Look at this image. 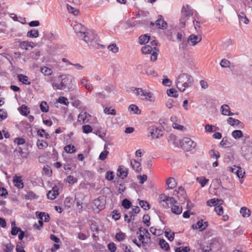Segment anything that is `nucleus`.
<instances>
[{
	"label": "nucleus",
	"instance_id": "7c9ffc66",
	"mask_svg": "<svg viewBox=\"0 0 252 252\" xmlns=\"http://www.w3.org/2000/svg\"><path fill=\"white\" fill-rule=\"evenodd\" d=\"M64 150L65 152L69 154L74 153L76 152L75 147L71 145H68L64 147Z\"/></svg>",
	"mask_w": 252,
	"mask_h": 252
},
{
	"label": "nucleus",
	"instance_id": "37998d69",
	"mask_svg": "<svg viewBox=\"0 0 252 252\" xmlns=\"http://www.w3.org/2000/svg\"><path fill=\"white\" fill-rule=\"evenodd\" d=\"M66 181L68 184L72 185L77 183L78 179L72 176L69 175L67 177Z\"/></svg>",
	"mask_w": 252,
	"mask_h": 252
},
{
	"label": "nucleus",
	"instance_id": "423d86ee",
	"mask_svg": "<svg viewBox=\"0 0 252 252\" xmlns=\"http://www.w3.org/2000/svg\"><path fill=\"white\" fill-rule=\"evenodd\" d=\"M182 149L186 151H190L193 149L196 146V143L193 141L190 138L185 137L181 142Z\"/></svg>",
	"mask_w": 252,
	"mask_h": 252
},
{
	"label": "nucleus",
	"instance_id": "412c9836",
	"mask_svg": "<svg viewBox=\"0 0 252 252\" xmlns=\"http://www.w3.org/2000/svg\"><path fill=\"white\" fill-rule=\"evenodd\" d=\"M223 202V201L221 199H217V200H216L215 198H213L207 201V204L209 206H216L218 204H222Z\"/></svg>",
	"mask_w": 252,
	"mask_h": 252
},
{
	"label": "nucleus",
	"instance_id": "9d476101",
	"mask_svg": "<svg viewBox=\"0 0 252 252\" xmlns=\"http://www.w3.org/2000/svg\"><path fill=\"white\" fill-rule=\"evenodd\" d=\"M231 170L232 172L237 175V176L240 178H242L245 173V171L240 166H233L231 167Z\"/></svg>",
	"mask_w": 252,
	"mask_h": 252
},
{
	"label": "nucleus",
	"instance_id": "20e7f679",
	"mask_svg": "<svg viewBox=\"0 0 252 252\" xmlns=\"http://www.w3.org/2000/svg\"><path fill=\"white\" fill-rule=\"evenodd\" d=\"M241 154L246 160L252 161V142L245 140L241 148Z\"/></svg>",
	"mask_w": 252,
	"mask_h": 252
},
{
	"label": "nucleus",
	"instance_id": "4be33fe9",
	"mask_svg": "<svg viewBox=\"0 0 252 252\" xmlns=\"http://www.w3.org/2000/svg\"><path fill=\"white\" fill-rule=\"evenodd\" d=\"M166 184L167 185V189H172L176 187V182L174 178L170 177L166 180Z\"/></svg>",
	"mask_w": 252,
	"mask_h": 252
},
{
	"label": "nucleus",
	"instance_id": "72a5a7b5",
	"mask_svg": "<svg viewBox=\"0 0 252 252\" xmlns=\"http://www.w3.org/2000/svg\"><path fill=\"white\" fill-rule=\"evenodd\" d=\"M167 94L168 96L171 97H177L178 96V92L173 88L168 89L167 90Z\"/></svg>",
	"mask_w": 252,
	"mask_h": 252
},
{
	"label": "nucleus",
	"instance_id": "c85d7f7f",
	"mask_svg": "<svg viewBox=\"0 0 252 252\" xmlns=\"http://www.w3.org/2000/svg\"><path fill=\"white\" fill-rule=\"evenodd\" d=\"M196 181L201 185L202 187H204L209 182V179H206L204 177L201 176L196 178Z\"/></svg>",
	"mask_w": 252,
	"mask_h": 252
},
{
	"label": "nucleus",
	"instance_id": "b1692460",
	"mask_svg": "<svg viewBox=\"0 0 252 252\" xmlns=\"http://www.w3.org/2000/svg\"><path fill=\"white\" fill-rule=\"evenodd\" d=\"M18 79L20 82H21L24 84L30 85L31 84V82L29 81L28 77L23 74L18 75Z\"/></svg>",
	"mask_w": 252,
	"mask_h": 252
},
{
	"label": "nucleus",
	"instance_id": "39448f33",
	"mask_svg": "<svg viewBox=\"0 0 252 252\" xmlns=\"http://www.w3.org/2000/svg\"><path fill=\"white\" fill-rule=\"evenodd\" d=\"M61 85L62 87L63 88V90L70 92L73 90L72 79L68 75H63L61 76Z\"/></svg>",
	"mask_w": 252,
	"mask_h": 252
},
{
	"label": "nucleus",
	"instance_id": "a878e982",
	"mask_svg": "<svg viewBox=\"0 0 252 252\" xmlns=\"http://www.w3.org/2000/svg\"><path fill=\"white\" fill-rule=\"evenodd\" d=\"M159 245L162 249L167 251L170 249L169 244L163 239H161L159 241Z\"/></svg>",
	"mask_w": 252,
	"mask_h": 252
},
{
	"label": "nucleus",
	"instance_id": "6e6552de",
	"mask_svg": "<svg viewBox=\"0 0 252 252\" xmlns=\"http://www.w3.org/2000/svg\"><path fill=\"white\" fill-rule=\"evenodd\" d=\"M150 135L153 138H158L162 135V131L155 126H150L149 128Z\"/></svg>",
	"mask_w": 252,
	"mask_h": 252
},
{
	"label": "nucleus",
	"instance_id": "c756f323",
	"mask_svg": "<svg viewBox=\"0 0 252 252\" xmlns=\"http://www.w3.org/2000/svg\"><path fill=\"white\" fill-rule=\"evenodd\" d=\"M158 51H159V49L158 48H157L156 47H154L153 48V53L151 56V60L152 61L154 62L157 60Z\"/></svg>",
	"mask_w": 252,
	"mask_h": 252
},
{
	"label": "nucleus",
	"instance_id": "a19ab883",
	"mask_svg": "<svg viewBox=\"0 0 252 252\" xmlns=\"http://www.w3.org/2000/svg\"><path fill=\"white\" fill-rule=\"evenodd\" d=\"M139 205L145 210H148L150 208L149 204L146 201L140 200Z\"/></svg>",
	"mask_w": 252,
	"mask_h": 252
},
{
	"label": "nucleus",
	"instance_id": "8fccbe9b",
	"mask_svg": "<svg viewBox=\"0 0 252 252\" xmlns=\"http://www.w3.org/2000/svg\"><path fill=\"white\" fill-rule=\"evenodd\" d=\"M108 49L114 53H116L119 51V48L115 43L109 45L108 46Z\"/></svg>",
	"mask_w": 252,
	"mask_h": 252
},
{
	"label": "nucleus",
	"instance_id": "e433bc0d",
	"mask_svg": "<svg viewBox=\"0 0 252 252\" xmlns=\"http://www.w3.org/2000/svg\"><path fill=\"white\" fill-rule=\"evenodd\" d=\"M238 17L239 20L243 22L244 23L246 24H248L249 23V20L243 12H241L238 15Z\"/></svg>",
	"mask_w": 252,
	"mask_h": 252
},
{
	"label": "nucleus",
	"instance_id": "9b49d317",
	"mask_svg": "<svg viewBox=\"0 0 252 252\" xmlns=\"http://www.w3.org/2000/svg\"><path fill=\"white\" fill-rule=\"evenodd\" d=\"M202 37L201 36L196 35L194 34H190L188 38V42H190L191 45L195 46L198 43L201 41Z\"/></svg>",
	"mask_w": 252,
	"mask_h": 252
},
{
	"label": "nucleus",
	"instance_id": "cd10ccee",
	"mask_svg": "<svg viewBox=\"0 0 252 252\" xmlns=\"http://www.w3.org/2000/svg\"><path fill=\"white\" fill-rule=\"evenodd\" d=\"M171 211L174 214L179 215L182 213V208L178 205H174L171 207Z\"/></svg>",
	"mask_w": 252,
	"mask_h": 252
},
{
	"label": "nucleus",
	"instance_id": "2f4dec72",
	"mask_svg": "<svg viewBox=\"0 0 252 252\" xmlns=\"http://www.w3.org/2000/svg\"><path fill=\"white\" fill-rule=\"evenodd\" d=\"M128 110L129 112H133V113L136 114H139L141 112V111L139 109L138 107L134 104H131L129 106Z\"/></svg>",
	"mask_w": 252,
	"mask_h": 252
},
{
	"label": "nucleus",
	"instance_id": "dca6fc26",
	"mask_svg": "<svg viewBox=\"0 0 252 252\" xmlns=\"http://www.w3.org/2000/svg\"><path fill=\"white\" fill-rule=\"evenodd\" d=\"M35 46V44L33 42H29L28 41H21L20 43V47L22 49L28 50L29 47L32 48Z\"/></svg>",
	"mask_w": 252,
	"mask_h": 252
},
{
	"label": "nucleus",
	"instance_id": "0eeeda50",
	"mask_svg": "<svg viewBox=\"0 0 252 252\" xmlns=\"http://www.w3.org/2000/svg\"><path fill=\"white\" fill-rule=\"evenodd\" d=\"M173 195L177 196L180 203L183 204L184 203L186 199L187 194L184 189L182 187H179L178 190H175Z\"/></svg>",
	"mask_w": 252,
	"mask_h": 252
},
{
	"label": "nucleus",
	"instance_id": "f03ea898",
	"mask_svg": "<svg viewBox=\"0 0 252 252\" xmlns=\"http://www.w3.org/2000/svg\"><path fill=\"white\" fill-rule=\"evenodd\" d=\"M193 82V77L185 73L179 75L175 81L177 88L181 92H184L187 88L191 87Z\"/></svg>",
	"mask_w": 252,
	"mask_h": 252
},
{
	"label": "nucleus",
	"instance_id": "3c124183",
	"mask_svg": "<svg viewBox=\"0 0 252 252\" xmlns=\"http://www.w3.org/2000/svg\"><path fill=\"white\" fill-rule=\"evenodd\" d=\"M104 112L105 114H110L112 115H116V111L114 109H111V107H106L104 110Z\"/></svg>",
	"mask_w": 252,
	"mask_h": 252
},
{
	"label": "nucleus",
	"instance_id": "5fc2aeb1",
	"mask_svg": "<svg viewBox=\"0 0 252 252\" xmlns=\"http://www.w3.org/2000/svg\"><path fill=\"white\" fill-rule=\"evenodd\" d=\"M82 129L83 132L85 133H89L93 130L92 127L89 125H84L82 126Z\"/></svg>",
	"mask_w": 252,
	"mask_h": 252
},
{
	"label": "nucleus",
	"instance_id": "f257e3e1",
	"mask_svg": "<svg viewBox=\"0 0 252 252\" xmlns=\"http://www.w3.org/2000/svg\"><path fill=\"white\" fill-rule=\"evenodd\" d=\"M73 29L79 39L84 40L90 46H92V44L91 43L95 38L94 34L90 31H87L86 28L80 23L74 24Z\"/></svg>",
	"mask_w": 252,
	"mask_h": 252
},
{
	"label": "nucleus",
	"instance_id": "338daca9",
	"mask_svg": "<svg viewBox=\"0 0 252 252\" xmlns=\"http://www.w3.org/2000/svg\"><path fill=\"white\" fill-rule=\"evenodd\" d=\"M48 144L46 142H43V140H38L37 141V146L39 149H42L44 147L47 146Z\"/></svg>",
	"mask_w": 252,
	"mask_h": 252
},
{
	"label": "nucleus",
	"instance_id": "09e8293b",
	"mask_svg": "<svg viewBox=\"0 0 252 252\" xmlns=\"http://www.w3.org/2000/svg\"><path fill=\"white\" fill-rule=\"evenodd\" d=\"M209 154L211 158H213L218 159L220 157V155L219 152L216 151L214 150H211L209 151Z\"/></svg>",
	"mask_w": 252,
	"mask_h": 252
},
{
	"label": "nucleus",
	"instance_id": "a211bd4d",
	"mask_svg": "<svg viewBox=\"0 0 252 252\" xmlns=\"http://www.w3.org/2000/svg\"><path fill=\"white\" fill-rule=\"evenodd\" d=\"M141 96H145V98H143V99L150 101H154L153 94L149 91L143 90V92L141 94Z\"/></svg>",
	"mask_w": 252,
	"mask_h": 252
},
{
	"label": "nucleus",
	"instance_id": "13d9d810",
	"mask_svg": "<svg viewBox=\"0 0 252 252\" xmlns=\"http://www.w3.org/2000/svg\"><path fill=\"white\" fill-rule=\"evenodd\" d=\"M67 8L68 11L74 15H77L79 13V11L75 10V8L70 5H67Z\"/></svg>",
	"mask_w": 252,
	"mask_h": 252
},
{
	"label": "nucleus",
	"instance_id": "aec40b11",
	"mask_svg": "<svg viewBox=\"0 0 252 252\" xmlns=\"http://www.w3.org/2000/svg\"><path fill=\"white\" fill-rule=\"evenodd\" d=\"M13 182L15 186L19 189H22L24 187L23 182L20 177L15 176L13 179Z\"/></svg>",
	"mask_w": 252,
	"mask_h": 252
},
{
	"label": "nucleus",
	"instance_id": "6e6d98bb",
	"mask_svg": "<svg viewBox=\"0 0 252 252\" xmlns=\"http://www.w3.org/2000/svg\"><path fill=\"white\" fill-rule=\"evenodd\" d=\"M220 205L221 204H220V205L218 206L216 205L215 208V212L219 215H221L223 213V208Z\"/></svg>",
	"mask_w": 252,
	"mask_h": 252
},
{
	"label": "nucleus",
	"instance_id": "e2e57ef3",
	"mask_svg": "<svg viewBox=\"0 0 252 252\" xmlns=\"http://www.w3.org/2000/svg\"><path fill=\"white\" fill-rule=\"evenodd\" d=\"M105 178L109 181H111L114 179V173L112 171H107L105 175Z\"/></svg>",
	"mask_w": 252,
	"mask_h": 252
},
{
	"label": "nucleus",
	"instance_id": "052dcab7",
	"mask_svg": "<svg viewBox=\"0 0 252 252\" xmlns=\"http://www.w3.org/2000/svg\"><path fill=\"white\" fill-rule=\"evenodd\" d=\"M37 198V196L35 194V193L32 191H29L26 195V198L28 199H35Z\"/></svg>",
	"mask_w": 252,
	"mask_h": 252
},
{
	"label": "nucleus",
	"instance_id": "4468645a",
	"mask_svg": "<svg viewBox=\"0 0 252 252\" xmlns=\"http://www.w3.org/2000/svg\"><path fill=\"white\" fill-rule=\"evenodd\" d=\"M156 25L159 29H165L167 27V23L164 21L163 17L159 15L158 16V18L156 21Z\"/></svg>",
	"mask_w": 252,
	"mask_h": 252
},
{
	"label": "nucleus",
	"instance_id": "393cba45",
	"mask_svg": "<svg viewBox=\"0 0 252 252\" xmlns=\"http://www.w3.org/2000/svg\"><path fill=\"white\" fill-rule=\"evenodd\" d=\"M27 36L30 38H36L39 36L38 31L35 29H32L27 32Z\"/></svg>",
	"mask_w": 252,
	"mask_h": 252
},
{
	"label": "nucleus",
	"instance_id": "2eb2a0df",
	"mask_svg": "<svg viewBox=\"0 0 252 252\" xmlns=\"http://www.w3.org/2000/svg\"><path fill=\"white\" fill-rule=\"evenodd\" d=\"M91 116L87 112H81L78 117V120L79 122H82L83 123H87L89 122V118Z\"/></svg>",
	"mask_w": 252,
	"mask_h": 252
},
{
	"label": "nucleus",
	"instance_id": "69168bd1",
	"mask_svg": "<svg viewBox=\"0 0 252 252\" xmlns=\"http://www.w3.org/2000/svg\"><path fill=\"white\" fill-rule=\"evenodd\" d=\"M137 178L140 180V183L141 184H143L147 180V176L146 175H137Z\"/></svg>",
	"mask_w": 252,
	"mask_h": 252
},
{
	"label": "nucleus",
	"instance_id": "58836bf2",
	"mask_svg": "<svg viewBox=\"0 0 252 252\" xmlns=\"http://www.w3.org/2000/svg\"><path fill=\"white\" fill-rule=\"evenodd\" d=\"M41 72L45 75L47 76L50 75L53 72L52 69L46 66H44L41 68Z\"/></svg>",
	"mask_w": 252,
	"mask_h": 252
},
{
	"label": "nucleus",
	"instance_id": "774afa93",
	"mask_svg": "<svg viewBox=\"0 0 252 252\" xmlns=\"http://www.w3.org/2000/svg\"><path fill=\"white\" fill-rule=\"evenodd\" d=\"M108 248L111 252H115L117 249L116 245L113 242L108 245Z\"/></svg>",
	"mask_w": 252,
	"mask_h": 252
},
{
	"label": "nucleus",
	"instance_id": "5701e85b",
	"mask_svg": "<svg viewBox=\"0 0 252 252\" xmlns=\"http://www.w3.org/2000/svg\"><path fill=\"white\" fill-rule=\"evenodd\" d=\"M150 40V36L146 34L142 35L139 37V42L141 45L148 43Z\"/></svg>",
	"mask_w": 252,
	"mask_h": 252
},
{
	"label": "nucleus",
	"instance_id": "680f3d73",
	"mask_svg": "<svg viewBox=\"0 0 252 252\" xmlns=\"http://www.w3.org/2000/svg\"><path fill=\"white\" fill-rule=\"evenodd\" d=\"M109 152L108 151H103L100 154L99 159L101 160H105Z\"/></svg>",
	"mask_w": 252,
	"mask_h": 252
},
{
	"label": "nucleus",
	"instance_id": "4c0bfd02",
	"mask_svg": "<svg viewBox=\"0 0 252 252\" xmlns=\"http://www.w3.org/2000/svg\"><path fill=\"white\" fill-rule=\"evenodd\" d=\"M153 48L150 45H146L143 46L141 49V51L143 54H147L151 53L153 51Z\"/></svg>",
	"mask_w": 252,
	"mask_h": 252
},
{
	"label": "nucleus",
	"instance_id": "bf43d9fd",
	"mask_svg": "<svg viewBox=\"0 0 252 252\" xmlns=\"http://www.w3.org/2000/svg\"><path fill=\"white\" fill-rule=\"evenodd\" d=\"M143 222L146 224L147 226H149L150 225L151 223L150 221V217L148 215H144L143 217Z\"/></svg>",
	"mask_w": 252,
	"mask_h": 252
},
{
	"label": "nucleus",
	"instance_id": "a18cd8bd",
	"mask_svg": "<svg viewBox=\"0 0 252 252\" xmlns=\"http://www.w3.org/2000/svg\"><path fill=\"white\" fill-rule=\"evenodd\" d=\"M40 110L43 112H47L49 110V107L47 106V102L42 101L40 105Z\"/></svg>",
	"mask_w": 252,
	"mask_h": 252
},
{
	"label": "nucleus",
	"instance_id": "c9c22d12",
	"mask_svg": "<svg viewBox=\"0 0 252 252\" xmlns=\"http://www.w3.org/2000/svg\"><path fill=\"white\" fill-rule=\"evenodd\" d=\"M19 110L20 111L21 113L24 116H27L28 114L30 113V111L29 110L28 107L25 105H22L19 108Z\"/></svg>",
	"mask_w": 252,
	"mask_h": 252
},
{
	"label": "nucleus",
	"instance_id": "ea45409f",
	"mask_svg": "<svg viewBox=\"0 0 252 252\" xmlns=\"http://www.w3.org/2000/svg\"><path fill=\"white\" fill-rule=\"evenodd\" d=\"M220 145L224 148H229L231 146V143L229 142L226 137H224L220 142Z\"/></svg>",
	"mask_w": 252,
	"mask_h": 252
},
{
	"label": "nucleus",
	"instance_id": "f3484780",
	"mask_svg": "<svg viewBox=\"0 0 252 252\" xmlns=\"http://www.w3.org/2000/svg\"><path fill=\"white\" fill-rule=\"evenodd\" d=\"M130 164L133 170L137 172H139L141 170V164L135 159H132L130 161Z\"/></svg>",
	"mask_w": 252,
	"mask_h": 252
},
{
	"label": "nucleus",
	"instance_id": "603ef678",
	"mask_svg": "<svg viewBox=\"0 0 252 252\" xmlns=\"http://www.w3.org/2000/svg\"><path fill=\"white\" fill-rule=\"evenodd\" d=\"M190 249L188 247H182L176 248L175 250V252H188Z\"/></svg>",
	"mask_w": 252,
	"mask_h": 252
},
{
	"label": "nucleus",
	"instance_id": "49530a36",
	"mask_svg": "<svg viewBox=\"0 0 252 252\" xmlns=\"http://www.w3.org/2000/svg\"><path fill=\"white\" fill-rule=\"evenodd\" d=\"M58 102L61 104H63L66 106L69 105V101L67 98L64 96H60L58 99Z\"/></svg>",
	"mask_w": 252,
	"mask_h": 252
},
{
	"label": "nucleus",
	"instance_id": "0e129e2a",
	"mask_svg": "<svg viewBox=\"0 0 252 252\" xmlns=\"http://www.w3.org/2000/svg\"><path fill=\"white\" fill-rule=\"evenodd\" d=\"M40 52L38 51L35 53H34L33 52H32L30 54V57L32 58L33 60H37L39 57L40 56Z\"/></svg>",
	"mask_w": 252,
	"mask_h": 252
},
{
	"label": "nucleus",
	"instance_id": "6ab92c4d",
	"mask_svg": "<svg viewBox=\"0 0 252 252\" xmlns=\"http://www.w3.org/2000/svg\"><path fill=\"white\" fill-rule=\"evenodd\" d=\"M208 226V222L203 221V220H199L196 225V228L199 229L200 231H203Z\"/></svg>",
	"mask_w": 252,
	"mask_h": 252
},
{
	"label": "nucleus",
	"instance_id": "4d7b16f0",
	"mask_svg": "<svg viewBox=\"0 0 252 252\" xmlns=\"http://www.w3.org/2000/svg\"><path fill=\"white\" fill-rule=\"evenodd\" d=\"M163 77L165 78L162 80V84L165 86H170L172 84V82L171 81V80L167 78V76H163Z\"/></svg>",
	"mask_w": 252,
	"mask_h": 252
},
{
	"label": "nucleus",
	"instance_id": "f8f14e48",
	"mask_svg": "<svg viewBox=\"0 0 252 252\" xmlns=\"http://www.w3.org/2000/svg\"><path fill=\"white\" fill-rule=\"evenodd\" d=\"M128 169L123 165L119 166L117 170V175L122 179H124L127 176Z\"/></svg>",
	"mask_w": 252,
	"mask_h": 252
},
{
	"label": "nucleus",
	"instance_id": "473e14b6",
	"mask_svg": "<svg viewBox=\"0 0 252 252\" xmlns=\"http://www.w3.org/2000/svg\"><path fill=\"white\" fill-rule=\"evenodd\" d=\"M243 135V132L241 130H235L232 132V136L235 139L242 137Z\"/></svg>",
	"mask_w": 252,
	"mask_h": 252
},
{
	"label": "nucleus",
	"instance_id": "de8ad7c7",
	"mask_svg": "<svg viewBox=\"0 0 252 252\" xmlns=\"http://www.w3.org/2000/svg\"><path fill=\"white\" fill-rule=\"evenodd\" d=\"M221 113L223 115L230 112V108L227 104H223L221 107Z\"/></svg>",
	"mask_w": 252,
	"mask_h": 252
},
{
	"label": "nucleus",
	"instance_id": "ddd939ff",
	"mask_svg": "<svg viewBox=\"0 0 252 252\" xmlns=\"http://www.w3.org/2000/svg\"><path fill=\"white\" fill-rule=\"evenodd\" d=\"M59 189L57 186H55L51 190H50L47 194V198L51 200L55 199L59 195Z\"/></svg>",
	"mask_w": 252,
	"mask_h": 252
},
{
	"label": "nucleus",
	"instance_id": "f704fd0d",
	"mask_svg": "<svg viewBox=\"0 0 252 252\" xmlns=\"http://www.w3.org/2000/svg\"><path fill=\"white\" fill-rule=\"evenodd\" d=\"M250 211L246 207H242L240 210V213L243 217H248L250 216Z\"/></svg>",
	"mask_w": 252,
	"mask_h": 252
},
{
	"label": "nucleus",
	"instance_id": "bb28decb",
	"mask_svg": "<svg viewBox=\"0 0 252 252\" xmlns=\"http://www.w3.org/2000/svg\"><path fill=\"white\" fill-rule=\"evenodd\" d=\"M140 211V209L138 206H134V207L132 208V211L128 212L129 217L131 219L134 218L135 215L138 214Z\"/></svg>",
	"mask_w": 252,
	"mask_h": 252
},
{
	"label": "nucleus",
	"instance_id": "1a4fd4ad",
	"mask_svg": "<svg viewBox=\"0 0 252 252\" xmlns=\"http://www.w3.org/2000/svg\"><path fill=\"white\" fill-rule=\"evenodd\" d=\"M105 201L103 198L98 197L94 201L93 205L94 207L96 209H97L98 211L102 210L105 207Z\"/></svg>",
	"mask_w": 252,
	"mask_h": 252
},
{
	"label": "nucleus",
	"instance_id": "7ed1b4c3",
	"mask_svg": "<svg viewBox=\"0 0 252 252\" xmlns=\"http://www.w3.org/2000/svg\"><path fill=\"white\" fill-rule=\"evenodd\" d=\"M193 15V10L191 7L187 4L183 6L181 9V17L179 20V26L180 28H184L186 26V21L189 17Z\"/></svg>",
	"mask_w": 252,
	"mask_h": 252
},
{
	"label": "nucleus",
	"instance_id": "79ce46f5",
	"mask_svg": "<svg viewBox=\"0 0 252 252\" xmlns=\"http://www.w3.org/2000/svg\"><path fill=\"white\" fill-rule=\"evenodd\" d=\"M227 123L232 126L237 125L240 123V121L232 117H229L227 120Z\"/></svg>",
	"mask_w": 252,
	"mask_h": 252
},
{
	"label": "nucleus",
	"instance_id": "c03bdc74",
	"mask_svg": "<svg viewBox=\"0 0 252 252\" xmlns=\"http://www.w3.org/2000/svg\"><path fill=\"white\" fill-rule=\"evenodd\" d=\"M122 206L126 209H129L132 205L131 202L127 199H125L122 201Z\"/></svg>",
	"mask_w": 252,
	"mask_h": 252
},
{
	"label": "nucleus",
	"instance_id": "864d4df0",
	"mask_svg": "<svg viewBox=\"0 0 252 252\" xmlns=\"http://www.w3.org/2000/svg\"><path fill=\"white\" fill-rule=\"evenodd\" d=\"M230 64V62L225 59L221 60V61H220V65L222 67H229Z\"/></svg>",
	"mask_w": 252,
	"mask_h": 252
}]
</instances>
